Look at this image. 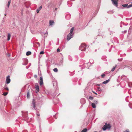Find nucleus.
<instances>
[{"label": "nucleus", "instance_id": "obj_7", "mask_svg": "<svg viewBox=\"0 0 132 132\" xmlns=\"http://www.w3.org/2000/svg\"><path fill=\"white\" fill-rule=\"evenodd\" d=\"M23 62L22 63V64L24 65H26L28 62V61L27 59H24L23 60Z\"/></svg>", "mask_w": 132, "mask_h": 132}, {"label": "nucleus", "instance_id": "obj_5", "mask_svg": "<svg viewBox=\"0 0 132 132\" xmlns=\"http://www.w3.org/2000/svg\"><path fill=\"white\" fill-rule=\"evenodd\" d=\"M73 34H69L67 36V39L68 41L71 38L73 37Z\"/></svg>", "mask_w": 132, "mask_h": 132}, {"label": "nucleus", "instance_id": "obj_32", "mask_svg": "<svg viewBox=\"0 0 132 132\" xmlns=\"http://www.w3.org/2000/svg\"><path fill=\"white\" fill-rule=\"evenodd\" d=\"M97 89H98V90L99 91H102L100 87H98Z\"/></svg>", "mask_w": 132, "mask_h": 132}, {"label": "nucleus", "instance_id": "obj_28", "mask_svg": "<svg viewBox=\"0 0 132 132\" xmlns=\"http://www.w3.org/2000/svg\"><path fill=\"white\" fill-rule=\"evenodd\" d=\"M53 71L55 72H57L58 71V70L57 68H55L53 69Z\"/></svg>", "mask_w": 132, "mask_h": 132}, {"label": "nucleus", "instance_id": "obj_39", "mask_svg": "<svg viewBox=\"0 0 132 132\" xmlns=\"http://www.w3.org/2000/svg\"><path fill=\"white\" fill-rule=\"evenodd\" d=\"M34 77L35 78H37V76L36 75H34Z\"/></svg>", "mask_w": 132, "mask_h": 132}, {"label": "nucleus", "instance_id": "obj_1", "mask_svg": "<svg viewBox=\"0 0 132 132\" xmlns=\"http://www.w3.org/2000/svg\"><path fill=\"white\" fill-rule=\"evenodd\" d=\"M86 46L84 43L82 44L79 47V50H81V51H85Z\"/></svg>", "mask_w": 132, "mask_h": 132}, {"label": "nucleus", "instance_id": "obj_50", "mask_svg": "<svg viewBox=\"0 0 132 132\" xmlns=\"http://www.w3.org/2000/svg\"><path fill=\"white\" fill-rule=\"evenodd\" d=\"M128 67L129 68H130V67Z\"/></svg>", "mask_w": 132, "mask_h": 132}, {"label": "nucleus", "instance_id": "obj_10", "mask_svg": "<svg viewBox=\"0 0 132 132\" xmlns=\"http://www.w3.org/2000/svg\"><path fill=\"white\" fill-rule=\"evenodd\" d=\"M43 77H40V78L39 79V84L41 86L42 85H43Z\"/></svg>", "mask_w": 132, "mask_h": 132}, {"label": "nucleus", "instance_id": "obj_2", "mask_svg": "<svg viewBox=\"0 0 132 132\" xmlns=\"http://www.w3.org/2000/svg\"><path fill=\"white\" fill-rule=\"evenodd\" d=\"M111 126L109 124H107V123H105L102 128L103 130H105L106 129H110L111 127Z\"/></svg>", "mask_w": 132, "mask_h": 132}, {"label": "nucleus", "instance_id": "obj_33", "mask_svg": "<svg viewBox=\"0 0 132 132\" xmlns=\"http://www.w3.org/2000/svg\"><path fill=\"white\" fill-rule=\"evenodd\" d=\"M105 76V75L104 74H103L101 75V76L102 78H103Z\"/></svg>", "mask_w": 132, "mask_h": 132}, {"label": "nucleus", "instance_id": "obj_20", "mask_svg": "<svg viewBox=\"0 0 132 132\" xmlns=\"http://www.w3.org/2000/svg\"><path fill=\"white\" fill-rule=\"evenodd\" d=\"M31 54V52L30 51H28L26 52V55L27 56H28Z\"/></svg>", "mask_w": 132, "mask_h": 132}, {"label": "nucleus", "instance_id": "obj_47", "mask_svg": "<svg viewBox=\"0 0 132 132\" xmlns=\"http://www.w3.org/2000/svg\"><path fill=\"white\" fill-rule=\"evenodd\" d=\"M97 85L99 86H100V84H98Z\"/></svg>", "mask_w": 132, "mask_h": 132}, {"label": "nucleus", "instance_id": "obj_42", "mask_svg": "<svg viewBox=\"0 0 132 132\" xmlns=\"http://www.w3.org/2000/svg\"><path fill=\"white\" fill-rule=\"evenodd\" d=\"M93 92L94 93H95V94L97 95V93H96L95 92H94V91H93Z\"/></svg>", "mask_w": 132, "mask_h": 132}, {"label": "nucleus", "instance_id": "obj_38", "mask_svg": "<svg viewBox=\"0 0 132 132\" xmlns=\"http://www.w3.org/2000/svg\"><path fill=\"white\" fill-rule=\"evenodd\" d=\"M57 52H59L60 51V50L59 48H58L57 49Z\"/></svg>", "mask_w": 132, "mask_h": 132}, {"label": "nucleus", "instance_id": "obj_4", "mask_svg": "<svg viewBox=\"0 0 132 132\" xmlns=\"http://www.w3.org/2000/svg\"><path fill=\"white\" fill-rule=\"evenodd\" d=\"M112 4L118 7V0H111Z\"/></svg>", "mask_w": 132, "mask_h": 132}, {"label": "nucleus", "instance_id": "obj_49", "mask_svg": "<svg viewBox=\"0 0 132 132\" xmlns=\"http://www.w3.org/2000/svg\"><path fill=\"white\" fill-rule=\"evenodd\" d=\"M55 9L56 10L57 9L56 8H55Z\"/></svg>", "mask_w": 132, "mask_h": 132}, {"label": "nucleus", "instance_id": "obj_12", "mask_svg": "<svg viewBox=\"0 0 132 132\" xmlns=\"http://www.w3.org/2000/svg\"><path fill=\"white\" fill-rule=\"evenodd\" d=\"M50 26H52L53 25L54 22L53 20H50Z\"/></svg>", "mask_w": 132, "mask_h": 132}, {"label": "nucleus", "instance_id": "obj_3", "mask_svg": "<svg viewBox=\"0 0 132 132\" xmlns=\"http://www.w3.org/2000/svg\"><path fill=\"white\" fill-rule=\"evenodd\" d=\"M35 102L34 99H33L31 106L32 109L33 110H36V108L35 106Z\"/></svg>", "mask_w": 132, "mask_h": 132}, {"label": "nucleus", "instance_id": "obj_25", "mask_svg": "<svg viewBox=\"0 0 132 132\" xmlns=\"http://www.w3.org/2000/svg\"><path fill=\"white\" fill-rule=\"evenodd\" d=\"M132 7V4H131L127 6V8L128 9Z\"/></svg>", "mask_w": 132, "mask_h": 132}, {"label": "nucleus", "instance_id": "obj_13", "mask_svg": "<svg viewBox=\"0 0 132 132\" xmlns=\"http://www.w3.org/2000/svg\"><path fill=\"white\" fill-rule=\"evenodd\" d=\"M71 18L70 15L69 14H68L66 15L65 16L66 19L68 20H69Z\"/></svg>", "mask_w": 132, "mask_h": 132}, {"label": "nucleus", "instance_id": "obj_35", "mask_svg": "<svg viewBox=\"0 0 132 132\" xmlns=\"http://www.w3.org/2000/svg\"><path fill=\"white\" fill-rule=\"evenodd\" d=\"M42 8V6H40L38 9L39 10H40Z\"/></svg>", "mask_w": 132, "mask_h": 132}, {"label": "nucleus", "instance_id": "obj_44", "mask_svg": "<svg viewBox=\"0 0 132 132\" xmlns=\"http://www.w3.org/2000/svg\"><path fill=\"white\" fill-rule=\"evenodd\" d=\"M8 56L9 57H10V54H9L8 55Z\"/></svg>", "mask_w": 132, "mask_h": 132}, {"label": "nucleus", "instance_id": "obj_52", "mask_svg": "<svg viewBox=\"0 0 132 132\" xmlns=\"http://www.w3.org/2000/svg\"><path fill=\"white\" fill-rule=\"evenodd\" d=\"M131 3H132V2H131Z\"/></svg>", "mask_w": 132, "mask_h": 132}, {"label": "nucleus", "instance_id": "obj_8", "mask_svg": "<svg viewBox=\"0 0 132 132\" xmlns=\"http://www.w3.org/2000/svg\"><path fill=\"white\" fill-rule=\"evenodd\" d=\"M35 87L37 91L36 93H37V92H39V87L37 83H36L35 84Z\"/></svg>", "mask_w": 132, "mask_h": 132}, {"label": "nucleus", "instance_id": "obj_11", "mask_svg": "<svg viewBox=\"0 0 132 132\" xmlns=\"http://www.w3.org/2000/svg\"><path fill=\"white\" fill-rule=\"evenodd\" d=\"M22 113V115L23 117L25 118V120H27V119L28 118L27 117V113Z\"/></svg>", "mask_w": 132, "mask_h": 132}, {"label": "nucleus", "instance_id": "obj_45", "mask_svg": "<svg viewBox=\"0 0 132 132\" xmlns=\"http://www.w3.org/2000/svg\"><path fill=\"white\" fill-rule=\"evenodd\" d=\"M59 39L58 38V39H57V40H58V42H59Z\"/></svg>", "mask_w": 132, "mask_h": 132}, {"label": "nucleus", "instance_id": "obj_43", "mask_svg": "<svg viewBox=\"0 0 132 132\" xmlns=\"http://www.w3.org/2000/svg\"><path fill=\"white\" fill-rule=\"evenodd\" d=\"M51 7V6H50V5H49L48 6V7Z\"/></svg>", "mask_w": 132, "mask_h": 132}, {"label": "nucleus", "instance_id": "obj_17", "mask_svg": "<svg viewBox=\"0 0 132 132\" xmlns=\"http://www.w3.org/2000/svg\"><path fill=\"white\" fill-rule=\"evenodd\" d=\"M110 81L109 79H108L107 80H106L105 81H103L102 84H106L108 83Z\"/></svg>", "mask_w": 132, "mask_h": 132}, {"label": "nucleus", "instance_id": "obj_46", "mask_svg": "<svg viewBox=\"0 0 132 132\" xmlns=\"http://www.w3.org/2000/svg\"><path fill=\"white\" fill-rule=\"evenodd\" d=\"M111 51V50H109V52Z\"/></svg>", "mask_w": 132, "mask_h": 132}, {"label": "nucleus", "instance_id": "obj_41", "mask_svg": "<svg viewBox=\"0 0 132 132\" xmlns=\"http://www.w3.org/2000/svg\"><path fill=\"white\" fill-rule=\"evenodd\" d=\"M93 60L90 59V60L89 61H90V62H92V61Z\"/></svg>", "mask_w": 132, "mask_h": 132}, {"label": "nucleus", "instance_id": "obj_22", "mask_svg": "<svg viewBox=\"0 0 132 132\" xmlns=\"http://www.w3.org/2000/svg\"><path fill=\"white\" fill-rule=\"evenodd\" d=\"M11 2V0H9L8 2L7 3V7H9V6H10V4Z\"/></svg>", "mask_w": 132, "mask_h": 132}, {"label": "nucleus", "instance_id": "obj_31", "mask_svg": "<svg viewBox=\"0 0 132 132\" xmlns=\"http://www.w3.org/2000/svg\"><path fill=\"white\" fill-rule=\"evenodd\" d=\"M89 98L90 100H92L93 99V97L91 96H89Z\"/></svg>", "mask_w": 132, "mask_h": 132}, {"label": "nucleus", "instance_id": "obj_23", "mask_svg": "<svg viewBox=\"0 0 132 132\" xmlns=\"http://www.w3.org/2000/svg\"><path fill=\"white\" fill-rule=\"evenodd\" d=\"M116 66H117V65H116L115 66V67H113L112 68V69L111 70V71L112 72H113L114 71V69H115V68H116Z\"/></svg>", "mask_w": 132, "mask_h": 132}, {"label": "nucleus", "instance_id": "obj_48", "mask_svg": "<svg viewBox=\"0 0 132 132\" xmlns=\"http://www.w3.org/2000/svg\"><path fill=\"white\" fill-rule=\"evenodd\" d=\"M129 107H130V108H131V109H132V107H130V106H129Z\"/></svg>", "mask_w": 132, "mask_h": 132}, {"label": "nucleus", "instance_id": "obj_40", "mask_svg": "<svg viewBox=\"0 0 132 132\" xmlns=\"http://www.w3.org/2000/svg\"><path fill=\"white\" fill-rule=\"evenodd\" d=\"M37 115L38 116H40L39 114V113H37Z\"/></svg>", "mask_w": 132, "mask_h": 132}, {"label": "nucleus", "instance_id": "obj_15", "mask_svg": "<svg viewBox=\"0 0 132 132\" xmlns=\"http://www.w3.org/2000/svg\"><path fill=\"white\" fill-rule=\"evenodd\" d=\"M63 63V58H62V59L60 61V62L59 64V65H61Z\"/></svg>", "mask_w": 132, "mask_h": 132}, {"label": "nucleus", "instance_id": "obj_27", "mask_svg": "<svg viewBox=\"0 0 132 132\" xmlns=\"http://www.w3.org/2000/svg\"><path fill=\"white\" fill-rule=\"evenodd\" d=\"M87 131V129L86 128H85L83 129L81 132H86Z\"/></svg>", "mask_w": 132, "mask_h": 132}, {"label": "nucleus", "instance_id": "obj_6", "mask_svg": "<svg viewBox=\"0 0 132 132\" xmlns=\"http://www.w3.org/2000/svg\"><path fill=\"white\" fill-rule=\"evenodd\" d=\"M80 102L82 105L86 103V100L85 98H82L80 100ZM82 106V105L81 106Z\"/></svg>", "mask_w": 132, "mask_h": 132}, {"label": "nucleus", "instance_id": "obj_30", "mask_svg": "<svg viewBox=\"0 0 132 132\" xmlns=\"http://www.w3.org/2000/svg\"><path fill=\"white\" fill-rule=\"evenodd\" d=\"M8 94V92H4L3 94V95L4 96H6Z\"/></svg>", "mask_w": 132, "mask_h": 132}, {"label": "nucleus", "instance_id": "obj_36", "mask_svg": "<svg viewBox=\"0 0 132 132\" xmlns=\"http://www.w3.org/2000/svg\"><path fill=\"white\" fill-rule=\"evenodd\" d=\"M44 51H41L40 53V54H44Z\"/></svg>", "mask_w": 132, "mask_h": 132}, {"label": "nucleus", "instance_id": "obj_14", "mask_svg": "<svg viewBox=\"0 0 132 132\" xmlns=\"http://www.w3.org/2000/svg\"><path fill=\"white\" fill-rule=\"evenodd\" d=\"M43 34H44V38H46L47 37V35L48 34V33L47 32H46V33H42V36H43Z\"/></svg>", "mask_w": 132, "mask_h": 132}, {"label": "nucleus", "instance_id": "obj_24", "mask_svg": "<svg viewBox=\"0 0 132 132\" xmlns=\"http://www.w3.org/2000/svg\"><path fill=\"white\" fill-rule=\"evenodd\" d=\"M128 6L127 4H125L122 5V6L124 7H127Z\"/></svg>", "mask_w": 132, "mask_h": 132}, {"label": "nucleus", "instance_id": "obj_16", "mask_svg": "<svg viewBox=\"0 0 132 132\" xmlns=\"http://www.w3.org/2000/svg\"><path fill=\"white\" fill-rule=\"evenodd\" d=\"M3 89L4 90H9V88H8L7 87V85H5L3 87Z\"/></svg>", "mask_w": 132, "mask_h": 132}, {"label": "nucleus", "instance_id": "obj_34", "mask_svg": "<svg viewBox=\"0 0 132 132\" xmlns=\"http://www.w3.org/2000/svg\"><path fill=\"white\" fill-rule=\"evenodd\" d=\"M69 58L70 59V61H72V58L71 56H69Z\"/></svg>", "mask_w": 132, "mask_h": 132}, {"label": "nucleus", "instance_id": "obj_26", "mask_svg": "<svg viewBox=\"0 0 132 132\" xmlns=\"http://www.w3.org/2000/svg\"><path fill=\"white\" fill-rule=\"evenodd\" d=\"M29 92H28L27 93V97L28 98L29 97Z\"/></svg>", "mask_w": 132, "mask_h": 132}, {"label": "nucleus", "instance_id": "obj_19", "mask_svg": "<svg viewBox=\"0 0 132 132\" xmlns=\"http://www.w3.org/2000/svg\"><path fill=\"white\" fill-rule=\"evenodd\" d=\"M74 28L73 27H72V28H71L70 30V33L71 34H73V32L74 30Z\"/></svg>", "mask_w": 132, "mask_h": 132}, {"label": "nucleus", "instance_id": "obj_37", "mask_svg": "<svg viewBox=\"0 0 132 132\" xmlns=\"http://www.w3.org/2000/svg\"><path fill=\"white\" fill-rule=\"evenodd\" d=\"M39 11H40V10H38V9H37V10H36V12H37V13H38L39 12Z\"/></svg>", "mask_w": 132, "mask_h": 132}, {"label": "nucleus", "instance_id": "obj_51", "mask_svg": "<svg viewBox=\"0 0 132 132\" xmlns=\"http://www.w3.org/2000/svg\"><path fill=\"white\" fill-rule=\"evenodd\" d=\"M58 44H56V45H58Z\"/></svg>", "mask_w": 132, "mask_h": 132}, {"label": "nucleus", "instance_id": "obj_29", "mask_svg": "<svg viewBox=\"0 0 132 132\" xmlns=\"http://www.w3.org/2000/svg\"><path fill=\"white\" fill-rule=\"evenodd\" d=\"M94 103H95V104H97L98 103V102L97 101H96V100H94Z\"/></svg>", "mask_w": 132, "mask_h": 132}, {"label": "nucleus", "instance_id": "obj_9", "mask_svg": "<svg viewBox=\"0 0 132 132\" xmlns=\"http://www.w3.org/2000/svg\"><path fill=\"white\" fill-rule=\"evenodd\" d=\"M10 81L11 80L10 78V76H8L6 78V83L7 84H9L10 82Z\"/></svg>", "mask_w": 132, "mask_h": 132}, {"label": "nucleus", "instance_id": "obj_21", "mask_svg": "<svg viewBox=\"0 0 132 132\" xmlns=\"http://www.w3.org/2000/svg\"><path fill=\"white\" fill-rule=\"evenodd\" d=\"M92 107L93 108H96V105L95 103H92Z\"/></svg>", "mask_w": 132, "mask_h": 132}, {"label": "nucleus", "instance_id": "obj_18", "mask_svg": "<svg viewBox=\"0 0 132 132\" xmlns=\"http://www.w3.org/2000/svg\"><path fill=\"white\" fill-rule=\"evenodd\" d=\"M7 40L8 41V40H9L10 39V37H11V34L9 33H8V35L7 36Z\"/></svg>", "mask_w": 132, "mask_h": 132}]
</instances>
